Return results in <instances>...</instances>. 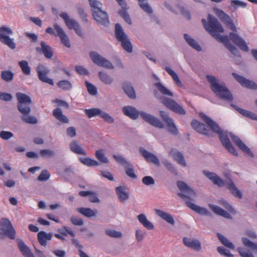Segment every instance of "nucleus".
Listing matches in <instances>:
<instances>
[{"label":"nucleus","instance_id":"nucleus-53","mask_svg":"<svg viewBox=\"0 0 257 257\" xmlns=\"http://www.w3.org/2000/svg\"><path fill=\"white\" fill-rule=\"evenodd\" d=\"M242 241L243 245L250 250H254L257 249V244L253 243L248 238L246 237H242Z\"/></svg>","mask_w":257,"mask_h":257},{"label":"nucleus","instance_id":"nucleus-14","mask_svg":"<svg viewBox=\"0 0 257 257\" xmlns=\"http://www.w3.org/2000/svg\"><path fill=\"white\" fill-rule=\"evenodd\" d=\"M54 28L57 32V36L61 40L62 44L67 48H70L71 44L69 39L63 29L57 24L54 25Z\"/></svg>","mask_w":257,"mask_h":257},{"label":"nucleus","instance_id":"nucleus-52","mask_svg":"<svg viewBox=\"0 0 257 257\" xmlns=\"http://www.w3.org/2000/svg\"><path fill=\"white\" fill-rule=\"evenodd\" d=\"M126 174L132 179H136L137 176L135 173L132 164L130 163L124 167Z\"/></svg>","mask_w":257,"mask_h":257},{"label":"nucleus","instance_id":"nucleus-26","mask_svg":"<svg viewBox=\"0 0 257 257\" xmlns=\"http://www.w3.org/2000/svg\"><path fill=\"white\" fill-rule=\"evenodd\" d=\"M115 192L121 202H124L129 198V193L124 186H119L116 187Z\"/></svg>","mask_w":257,"mask_h":257},{"label":"nucleus","instance_id":"nucleus-58","mask_svg":"<svg viewBox=\"0 0 257 257\" xmlns=\"http://www.w3.org/2000/svg\"><path fill=\"white\" fill-rule=\"evenodd\" d=\"M246 5V3L239 0H232L231 2V6L235 9L239 8H244Z\"/></svg>","mask_w":257,"mask_h":257},{"label":"nucleus","instance_id":"nucleus-1","mask_svg":"<svg viewBox=\"0 0 257 257\" xmlns=\"http://www.w3.org/2000/svg\"><path fill=\"white\" fill-rule=\"evenodd\" d=\"M199 116L211 128L213 132L219 135V139L222 145L230 153L235 156H238V153L234 147L231 144L228 138V136L230 137L234 143L239 148V149L249 157H253V153L251 151L250 149L247 147L237 136L231 133H228L227 132H223L219 127V125L215 121L204 113L200 112L199 113Z\"/></svg>","mask_w":257,"mask_h":257},{"label":"nucleus","instance_id":"nucleus-64","mask_svg":"<svg viewBox=\"0 0 257 257\" xmlns=\"http://www.w3.org/2000/svg\"><path fill=\"white\" fill-rule=\"evenodd\" d=\"M142 182L147 186H150L155 184V180L151 176H147L143 178Z\"/></svg>","mask_w":257,"mask_h":257},{"label":"nucleus","instance_id":"nucleus-31","mask_svg":"<svg viewBox=\"0 0 257 257\" xmlns=\"http://www.w3.org/2000/svg\"><path fill=\"white\" fill-rule=\"evenodd\" d=\"M18 246L21 252L25 257H35L30 248L23 241H19Z\"/></svg>","mask_w":257,"mask_h":257},{"label":"nucleus","instance_id":"nucleus-30","mask_svg":"<svg viewBox=\"0 0 257 257\" xmlns=\"http://www.w3.org/2000/svg\"><path fill=\"white\" fill-rule=\"evenodd\" d=\"M76 210L84 216L88 218L95 217L98 213L97 209L93 210L90 208L86 207L78 208L76 209Z\"/></svg>","mask_w":257,"mask_h":257},{"label":"nucleus","instance_id":"nucleus-8","mask_svg":"<svg viewBox=\"0 0 257 257\" xmlns=\"http://www.w3.org/2000/svg\"><path fill=\"white\" fill-rule=\"evenodd\" d=\"M13 34V32L10 27L6 26H2L0 27V42L11 49H15L16 44L14 39L10 37V36Z\"/></svg>","mask_w":257,"mask_h":257},{"label":"nucleus","instance_id":"nucleus-49","mask_svg":"<svg viewBox=\"0 0 257 257\" xmlns=\"http://www.w3.org/2000/svg\"><path fill=\"white\" fill-rule=\"evenodd\" d=\"M105 233L108 236L114 238H120L122 236L120 231L113 229H106Z\"/></svg>","mask_w":257,"mask_h":257},{"label":"nucleus","instance_id":"nucleus-24","mask_svg":"<svg viewBox=\"0 0 257 257\" xmlns=\"http://www.w3.org/2000/svg\"><path fill=\"white\" fill-rule=\"evenodd\" d=\"M60 17L63 19L67 27L70 30H73L79 24L73 19H70L67 13L63 12Z\"/></svg>","mask_w":257,"mask_h":257},{"label":"nucleus","instance_id":"nucleus-6","mask_svg":"<svg viewBox=\"0 0 257 257\" xmlns=\"http://www.w3.org/2000/svg\"><path fill=\"white\" fill-rule=\"evenodd\" d=\"M114 34L116 40L121 43L123 49L129 53H132L133 52L132 44L123 28L119 23L115 24Z\"/></svg>","mask_w":257,"mask_h":257},{"label":"nucleus","instance_id":"nucleus-29","mask_svg":"<svg viewBox=\"0 0 257 257\" xmlns=\"http://www.w3.org/2000/svg\"><path fill=\"white\" fill-rule=\"evenodd\" d=\"M191 125L197 132L204 135H209L208 133V131L203 123L196 120H193L191 122Z\"/></svg>","mask_w":257,"mask_h":257},{"label":"nucleus","instance_id":"nucleus-23","mask_svg":"<svg viewBox=\"0 0 257 257\" xmlns=\"http://www.w3.org/2000/svg\"><path fill=\"white\" fill-rule=\"evenodd\" d=\"M169 155L179 165L183 167L186 166L187 164L184 156L181 152L176 150H172L170 151Z\"/></svg>","mask_w":257,"mask_h":257},{"label":"nucleus","instance_id":"nucleus-35","mask_svg":"<svg viewBox=\"0 0 257 257\" xmlns=\"http://www.w3.org/2000/svg\"><path fill=\"white\" fill-rule=\"evenodd\" d=\"M53 115L56 119L63 123H68L69 121V119L63 114L61 109L59 107L53 110Z\"/></svg>","mask_w":257,"mask_h":257},{"label":"nucleus","instance_id":"nucleus-28","mask_svg":"<svg viewBox=\"0 0 257 257\" xmlns=\"http://www.w3.org/2000/svg\"><path fill=\"white\" fill-rule=\"evenodd\" d=\"M209 208L216 214L224 217L226 218H230V214L220 207L213 204H209Z\"/></svg>","mask_w":257,"mask_h":257},{"label":"nucleus","instance_id":"nucleus-37","mask_svg":"<svg viewBox=\"0 0 257 257\" xmlns=\"http://www.w3.org/2000/svg\"><path fill=\"white\" fill-rule=\"evenodd\" d=\"M157 214L171 225L175 224V221L173 216L169 213L161 210H156Z\"/></svg>","mask_w":257,"mask_h":257},{"label":"nucleus","instance_id":"nucleus-17","mask_svg":"<svg viewBox=\"0 0 257 257\" xmlns=\"http://www.w3.org/2000/svg\"><path fill=\"white\" fill-rule=\"evenodd\" d=\"M94 20L98 23L106 26L109 24V18L106 12L102 9L92 15Z\"/></svg>","mask_w":257,"mask_h":257},{"label":"nucleus","instance_id":"nucleus-13","mask_svg":"<svg viewBox=\"0 0 257 257\" xmlns=\"http://www.w3.org/2000/svg\"><path fill=\"white\" fill-rule=\"evenodd\" d=\"M177 185L178 188L183 193H178V195L183 199H189V196H194L195 193L193 190L190 188L184 182L179 181L177 183Z\"/></svg>","mask_w":257,"mask_h":257},{"label":"nucleus","instance_id":"nucleus-38","mask_svg":"<svg viewBox=\"0 0 257 257\" xmlns=\"http://www.w3.org/2000/svg\"><path fill=\"white\" fill-rule=\"evenodd\" d=\"M123 89L126 94L131 99L136 97V92L132 85L128 83L123 84Z\"/></svg>","mask_w":257,"mask_h":257},{"label":"nucleus","instance_id":"nucleus-19","mask_svg":"<svg viewBox=\"0 0 257 257\" xmlns=\"http://www.w3.org/2000/svg\"><path fill=\"white\" fill-rule=\"evenodd\" d=\"M139 152L148 162L153 163L158 166L160 165L159 159L155 155L148 152L142 147L140 148Z\"/></svg>","mask_w":257,"mask_h":257},{"label":"nucleus","instance_id":"nucleus-7","mask_svg":"<svg viewBox=\"0 0 257 257\" xmlns=\"http://www.w3.org/2000/svg\"><path fill=\"white\" fill-rule=\"evenodd\" d=\"M155 96L168 108L181 115L186 113L185 109L175 100L160 95L157 90L154 91Z\"/></svg>","mask_w":257,"mask_h":257},{"label":"nucleus","instance_id":"nucleus-45","mask_svg":"<svg viewBox=\"0 0 257 257\" xmlns=\"http://www.w3.org/2000/svg\"><path fill=\"white\" fill-rule=\"evenodd\" d=\"M217 236L220 242L225 246L231 249H234L235 246L227 238L220 233H217Z\"/></svg>","mask_w":257,"mask_h":257},{"label":"nucleus","instance_id":"nucleus-60","mask_svg":"<svg viewBox=\"0 0 257 257\" xmlns=\"http://www.w3.org/2000/svg\"><path fill=\"white\" fill-rule=\"evenodd\" d=\"M100 117L102 118L105 122L109 123H113L114 122V118L108 113L102 111Z\"/></svg>","mask_w":257,"mask_h":257},{"label":"nucleus","instance_id":"nucleus-57","mask_svg":"<svg viewBox=\"0 0 257 257\" xmlns=\"http://www.w3.org/2000/svg\"><path fill=\"white\" fill-rule=\"evenodd\" d=\"M162 163L170 172L173 174L177 173V170L174 167L173 165L169 162L167 159H164L162 161Z\"/></svg>","mask_w":257,"mask_h":257},{"label":"nucleus","instance_id":"nucleus-25","mask_svg":"<svg viewBox=\"0 0 257 257\" xmlns=\"http://www.w3.org/2000/svg\"><path fill=\"white\" fill-rule=\"evenodd\" d=\"M53 236L52 233H47L44 231H41L38 233L37 237L40 244L44 246L47 245V240H50Z\"/></svg>","mask_w":257,"mask_h":257},{"label":"nucleus","instance_id":"nucleus-39","mask_svg":"<svg viewBox=\"0 0 257 257\" xmlns=\"http://www.w3.org/2000/svg\"><path fill=\"white\" fill-rule=\"evenodd\" d=\"M79 160L83 165L88 167L98 166L100 165L98 161L89 157H80Z\"/></svg>","mask_w":257,"mask_h":257},{"label":"nucleus","instance_id":"nucleus-9","mask_svg":"<svg viewBox=\"0 0 257 257\" xmlns=\"http://www.w3.org/2000/svg\"><path fill=\"white\" fill-rule=\"evenodd\" d=\"M89 56L92 62L97 65L108 69H113L114 66L108 60L106 59L97 52L91 51Z\"/></svg>","mask_w":257,"mask_h":257},{"label":"nucleus","instance_id":"nucleus-32","mask_svg":"<svg viewBox=\"0 0 257 257\" xmlns=\"http://www.w3.org/2000/svg\"><path fill=\"white\" fill-rule=\"evenodd\" d=\"M184 38L187 44L192 48L198 52H200L202 50L201 47L198 42L189 35L185 34L184 35Z\"/></svg>","mask_w":257,"mask_h":257},{"label":"nucleus","instance_id":"nucleus-4","mask_svg":"<svg viewBox=\"0 0 257 257\" xmlns=\"http://www.w3.org/2000/svg\"><path fill=\"white\" fill-rule=\"evenodd\" d=\"M16 97L18 99L17 107L18 110L22 113V120L29 124H35L37 123L38 120L34 116L29 115L31 112L30 105L32 103V100L29 96L25 93L17 92Z\"/></svg>","mask_w":257,"mask_h":257},{"label":"nucleus","instance_id":"nucleus-5","mask_svg":"<svg viewBox=\"0 0 257 257\" xmlns=\"http://www.w3.org/2000/svg\"><path fill=\"white\" fill-rule=\"evenodd\" d=\"M206 79L210 84L211 89L216 96L226 101L233 100L231 93L223 83H220L219 80L212 75H207Z\"/></svg>","mask_w":257,"mask_h":257},{"label":"nucleus","instance_id":"nucleus-18","mask_svg":"<svg viewBox=\"0 0 257 257\" xmlns=\"http://www.w3.org/2000/svg\"><path fill=\"white\" fill-rule=\"evenodd\" d=\"M185 203L189 208L200 215L207 216L211 215V213L206 208L200 207L191 202L189 200H186Z\"/></svg>","mask_w":257,"mask_h":257},{"label":"nucleus","instance_id":"nucleus-15","mask_svg":"<svg viewBox=\"0 0 257 257\" xmlns=\"http://www.w3.org/2000/svg\"><path fill=\"white\" fill-rule=\"evenodd\" d=\"M232 75L242 87L251 89H255L257 88V85L252 81L235 73H232Z\"/></svg>","mask_w":257,"mask_h":257},{"label":"nucleus","instance_id":"nucleus-2","mask_svg":"<svg viewBox=\"0 0 257 257\" xmlns=\"http://www.w3.org/2000/svg\"><path fill=\"white\" fill-rule=\"evenodd\" d=\"M202 22L205 29L216 40L224 44L228 50L234 55L238 56L239 51L238 49L230 42L228 36H221L219 33H223L224 29L217 19L214 16L209 14L208 16V22L204 19Z\"/></svg>","mask_w":257,"mask_h":257},{"label":"nucleus","instance_id":"nucleus-61","mask_svg":"<svg viewBox=\"0 0 257 257\" xmlns=\"http://www.w3.org/2000/svg\"><path fill=\"white\" fill-rule=\"evenodd\" d=\"M217 250V251L222 255H224L226 257H233V255L230 253L229 250L223 247H218Z\"/></svg>","mask_w":257,"mask_h":257},{"label":"nucleus","instance_id":"nucleus-10","mask_svg":"<svg viewBox=\"0 0 257 257\" xmlns=\"http://www.w3.org/2000/svg\"><path fill=\"white\" fill-rule=\"evenodd\" d=\"M36 71L38 73V78L41 81L51 85H54L53 79L49 78L47 76L50 71L47 66L43 64H39L37 67Z\"/></svg>","mask_w":257,"mask_h":257},{"label":"nucleus","instance_id":"nucleus-40","mask_svg":"<svg viewBox=\"0 0 257 257\" xmlns=\"http://www.w3.org/2000/svg\"><path fill=\"white\" fill-rule=\"evenodd\" d=\"M102 111V110L98 108H92L84 110L85 114L90 118L97 116L100 117Z\"/></svg>","mask_w":257,"mask_h":257},{"label":"nucleus","instance_id":"nucleus-56","mask_svg":"<svg viewBox=\"0 0 257 257\" xmlns=\"http://www.w3.org/2000/svg\"><path fill=\"white\" fill-rule=\"evenodd\" d=\"M85 83L87 87V91L90 94L92 95H95L97 94V88L94 85L89 83L87 81H85Z\"/></svg>","mask_w":257,"mask_h":257},{"label":"nucleus","instance_id":"nucleus-27","mask_svg":"<svg viewBox=\"0 0 257 257\" xmlns=\"http://www.w3.org/2000/svg\"><path fill=\"white\" fill-rule=\"evenodd\" d=\"M70 150L76 154L86 156V151L81 147L77 141H73L69 145Z\"/></svg>","mask_w":257,"mask_h":257},{"label":"nucleus","instance_id":"nucleus-63","mask_svg":"<svg viewBox=\"0 0 257 257\" xmlns=\"http://www.w3.org/2000/svg\"><path fill=\"white\" fill-rule=\"evenodd\" d=\"M70 221L74 225L81 226L84 224V221L82 219L75 216L71 217Z\"/></svg>","mask_w":257,"mask_h":257},{"label":"nucleus","instance_id":"nucleus-62","mask_svg":"<svg viewBox=\"0 0 257 257\" xmlns=\"http://www.w3.org/2000/svg\"><path fill=\"white\" fill-rule=\"evenodd\" d=\"M50 176V173L46 170H43L41 173L38 177V180L39 181H47Z\"/></svg>","mask_w":257,"mask_h":257},{"label":"nucleus","instance_id":"nucleus-11","mask_svg":"<svg viewBox=\"0 0 257 257\" xmlns=\"http://www.w3.org/2000/svg\"><path fill=\"white\" fill-rule=\"evenodd\" d=\"M1 231L10 239L15 238L16 231L10 221L6 218H3L1 221Z\"/></svg>","mask_w":257,"mask_h":257},{"label":"nucleus","instance_id":"nucleus-12","mask_svg":"<svg viewBox=\"0 0 257 257\" xmlns=\"http://www.w3.org/2000/svg\"><path fill=\"white\" fill-rule=\"evenodd\" d=\"M214 12L216 16L219 17L220 20L224 23L229 29L234 31H236L235 26L231 18L228 15L225 14L223 11L217 8H215Z\"/></svg>","mask_w":257,"mask_h":257},{"label":"nucleus","instance_id":"nucleus-22","mask_svg":"<svg viewBox=\"0 0 257 257\" xmlns=\"http://www.w3.org/2000/svg\"><path fill=\"white\" fill-rule=\"evenodd\" d=\"M183 241L185 246L195 250L199 251L201 248V243L198 240L185 237Z\"/></svg>","mask_w":257,"mask_h":257},{"label":"nucleus","instance_id":"nucleus-50","mask_svg":"<svg viewBox=\"0 0 257 257\" xmlns=\"http://www.w3.org/2000/svg\"><path fill=\"white\" fill-rule=\"evenodd\" d=\"M14 73L10 70H5L1 72V78L2 79L7 82H11L14 78Z\"/></svg>","mask_w":257,"mask_h":257},{"label":"nucleus","instance_id":"nucleus-20","mask_svg":"<svg viewBox=\"0 0 257 257\" xmlns=\"http://www.w3.org/2000/svg\"><path fill=\"white\" fill-rule=\"evenodd\" d=\"M41 47H36L37 52L42 53L47 59H51L53 55L51 48L45 42L42 41L40 43Z\"/></svg>","mask_w":257,"mask_h":257},{"label":"nucleus","instance_id":"nucleus-16","mask_svg":"<svg viewBox=\"0 0 257 257\" xmlns=\"http://www.w3.org/2000/svg\"><path fill=\"white\" fill-rule=\"evenodd\" d=\"M229 38L232 42L238 46L240 49L245 52L248 51V48L245 41L238 35L234 33H230Z\"/></svg>","mask_w":257,"mask_h":257},{"label":"nucleus","instance_id":"nucleus-21","mask_svg":"<svg viewBox=\"0 0 257 257\" xmlns=\"http://www.w3.org/2000/svg\"><path fill=\"white\" fill-rule=\"evenodd\" d=\"M203 173L206 177L211 180L214 184L219 187H222L224 185L223 180L215 173L206 170H204Z\"/></svg>","mask_w":257,"mask_h":257},{"label":"nucleus","instance_id":"nucleus-47","mask_svg":"<svg viewBox=\"0 0 257 257\" xmlns=\"http://www.w3.org/2000/svg\"><path fill=\"white\" fill-rule=\"evenodd\" d=\"M19 65L22 69L23 73L26 75L31 74V68L28 62L26 60H22L19 62Z\"/></svg>","mask_w":257,"mask_h":257},{"label":"nucleus","instance_id":"nucleus-54","mask_svg":"<svg viewBox=\"0 0 257 257\" xmlns=\"http://www.w3.org/2000/svg\"><path fill=\"white\" fill-rule=\"evenodd\" d=\"M238 251L242 257H254L249 249H245L242 247L238 248Z\"/></svg>","mask_w":257,"mask_h":257},{"label":"nucleus","instance_id":"nucleus-51","mask_svg":"<svg viewBox=\"0 0 257 257\" xmlns=\"http://www.w3.org/2000/svg\"><path fill=\"white\" fill-rule=\"evenodd\" d=\"M165 70L169 73L170 75L172 77L174 81L178 85H181V82L180 80L178 75L172 69L169 67H166L165 68Z\"/></svg>","mask_w":257,"mask_h":257},{"label":"nucleus","instance_id":"nucleus-44","mask_svg":"<svg viewBox=\"0 0 257 257\" xmlns=\"http://www.w3.org/2000/svg\"><path fill=\"white\" fill-rule=\"evenodd\" d=\"M92 15L102 9V4L96 0H89Z\"/></svg>","mask_w":257,"mask_h":257},{"label":"nucleus","instance_id":"nucleus-41","mask_svg":"<svg viewBox=\"0 0 257 257\" xmlns=\"http://www.w3.org/2000/svg\"><path fill=\"white\" fill-rule=\"evenodd\" d=\"M139 5L140 8L146 13L149 15H152L153 10L151 6L148 2V0H138Z\"/></svg>","mask_w":257,"mask_h":257},{"label":"nucleus","instance_id":"nucleus-33","mask_svg":"<svg viewBox=\"0 0 257 257\" xmlns=\"http://www.w3.org/2000/svg\"><path fill=\"white\" fill-rule=\"evenodd\" d=\"M139 222L143 225L146 228L149 230L153 229L154 226L153 223L148 220L146 216L144 214H141L137 216Z\"/></svg>","mask_w":257,"mask_h":257},{"label":"nucleus","instance_id":"nucleus-46","mask_svg":"<svg viewBox=\"0 0 257 257\" xmlns=\"http://www.w3.org/2000/svg\"><path fill=\"white\" fill-rule=\"evenodd\" d=\"M58 87L65 91H68L72 88V84L68 80H62L59 81L57 84Z\"/></svg>","mask_w":257,"mask_h":257},{"label":"nucleus","instance_id":"nucleus-59","mask_svg":"<svg viewBox=\"0 0 257 257\" xmlns=\"http://www.w3.org/2000/svg\"><path fill=\"white\" fill-rule=\"evenodd\" d=\"M113 158L116 162L122 165L123 167L130 163V162L127 161V160L121 155H113Z\"/></svg>","mask_w":257,"mask_h":257},{"label":"nucleus","instance_id":"nucleus-36","mask_svg":"<svg viewBox=\"0 0 257 257\" xmlns=\"http://www.w3.org/2000/svg\"><path fill=\"white\" fill-rule=\"evenodd\" d=\"M227 188L230 190L232 194L238 198L242 197V192L238 190L232 181H230L226 184Z\"/></svg>","mask_w":257,"mask_h":257},{"label":"nucleus","instance_id":"nucleus-43","mask_svg":"<svg viewBox=\"0 0 257 257\" xmlns=\"http://www.w3.org/2000/svg\"><path fill=\"white\" fill-rule=\"evenodd\" d=\"M95 156L99 162L103 164H107L109 161L104 154V150L99 149L95 152Z\"/></svg>","mask_w":257,"mask_h":257},{"label":"nucleus","instance_id":"nucleus-3","mask_svg":"<svg viewBox=\"0 0 257 257\" xmlns=\"http://www.w3.org/2000/svg\"><path fill=\"white\" fill-rule=\"evenodd\" d=\"M122 111L125 115L133 120L137 119L140 115L144 120L153 126L159 128L164 127V124L159 118L145 111H139L136 107L133 106H125L122 107Z\"/></svg>","mask_w":257,"mask_h":257},{"label":"nucleus","instance_id":"nucleus-48","mask_svg":"<svg viewBox=\"0 0 257 257\" xmlns=\"http://www.w3.org/2000/svg\"><path fill=\"white\" fill-rule=\"evenodd\" d=\"M155 86L163 95L170 96H173V93L168 88L163 85L161 83L159 82H157L155 84Z\"/></svg>","mask_w":257,"mask_h":257},{"label":"nucleus","instance_id":"nucleus-34","mask_svg":"<svg viewBox=\"0 0 257 257\" xmlns=\"http://www.w3.org/2000/svg\"><path fill=\"white\" fill-rule=\"evenodd\" d=\"M98 76L100 81L106 85H111L114 81L113 78L104 71H99Z\"/></svg>","mask_w":257,"mask_h":257},{"label":"nucleus","instance_id":"nucleus-42","mask_svg":"<svg viewBox=\"0 0 257 257\" xmlns=\"http://www.w3.org/2000/svg\"><path fill=\"white\" fill-rule=\"evenodd\" d=\"M128 8H129L127 6H126V7H125L124 8H121V10L118 11V14L125 21L126 23L129 25H132V20L127 12Z\"/></svg>","mask_w":257,"mask_h":257},{"label":"nucleus","instance_id":"nucleus-55","mask_svg":"<svg viewBox=\"0 0 257 257\" xmlns=\"http://www.w3.org/2000/svg\"><path fill=\"white\" fill-rule=\"evenodd\" d=\"M167 124L168 127V132L169 133L174 135H177L178 134V131L174 122L173 119L167 123Z\"/></svg>","mask_w":257,"mask_h":257}]
</instances>
